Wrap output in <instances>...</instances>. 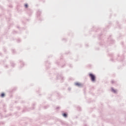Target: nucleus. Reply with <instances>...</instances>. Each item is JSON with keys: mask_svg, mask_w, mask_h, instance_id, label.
Masks as SVG:
<instances>
[{"mask_svg": "<svg viewBox=\"0 0 126 126\" xmlns=\"http://www.w3.org/2000/svg\"><path fill=\"white\" fill-rule=\"evenodd\" d=\"M4 95H5V94H4V93H2V94H1V97H3Z\"/></svg>", "mask_w": 126, "mask_h": 126, "instance_id": "obj_4", "label": "nucleus"}, {"mask_svg": "<svg viewBox=\"0 0 126 126\" xmlns=\"http://www.w3.org/2000/svg\"><path fill=\"white\" fill-rule=\"evenodd\" d=\"M75 85H76V86H81V84L80 83H75Z\"/></svg>", "mask_w": 126, "mask_h": 126, "instance_id": "obj_2", "label": "nucleus"}, {"mask_svg": "<svg viewBox=\"0 0 126 126\" xmlns=\"http://www.w3.org/2000/svg\"><path fill=\"white\" fill-rule=\"evenodd\" d=\"M89 76L92 80V81H93V82H95V80L96 79V77L95 76V75L92 73H90L89 74Z\"/></svg>", "mask_w": 126, "mask_h": 126, "instance_id": "obj_1", "label": "nucleus"}, {"mask_svg": "<svg viewBox=\"0 0 126 126\" xmlns=\"http://www.w3.org/2000/svg\"><path fill=\"white\" fill-rule=\"evenodd\" d=\"M25 6L26 8H27V7H28V5L27 4H26L25 5Z\"/></svg>", "mask_w": 126, "mask_h": 126, "instance_id": "obj_5", "label": "nucleus"}, {"mask_svg": "<svg viewBox=\"0 0 126 126\" xmlns=\"http://www.w3.org/2000/svg\"><path fill=\"white\" fill-rule=\"evenodd\" d=\"M112 90L113 92H114V93H116V92H117V91L114 89H112Z\"/></svg>", "mask_w": 126, "mask_h": 126, "instance_id": "obj_6", "label": "nucleus"}, {"mask_svg": "<svg viewBox=\"0 0 126 126\" xmlns=\"http://www.w3.org/2000/svg\"><path fill=\"white\" fill-rule=\"evenodd\" d=\"M63 116L64 117V118H66V117H67V115L65 113H63Z\"/></svg>", "mask_w": 126, "mask_h": 126, "instance_id": "obj_3", "label": "nucleus"}]
</instances>
